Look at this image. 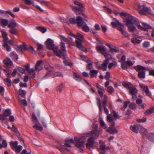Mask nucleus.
Masks as SVG:
<instances>
[{"label":"nucleus","instance_id":"obj_1","mask_svg":"<svg viewBox=\"0 0 154 154\" xmlns=\"http://www.w3.org/2000/svg\"><path fill=\"white\" fill-rule=\"evenodd\" d=\"M125 22H126L125 25L128 27L129 31L133 32L136 31V28L133 26V24H135L139 28V22L136 17L131 15H128L125 19Z\"/></svg>","mask_w":154,"mask_h":154},{"label":"nucleus","instance_id":"obj_2","mask_svg":"<svg viewBox=\"0 0 154 154\" xmlns=\"http://www.w3.org/2000/svg\"><path fill=\"white\" fill-rule=\"evenodd\" d=\"M99 135V132L96 129L90 132V135L95 137H90L88 138L86 143V146L88 149H90L91 148H94V140L97 139V137H98Z\"/></svg>","mask_w":154,"mask_h":154},{"label":"nucleus","instance_id":"obj_3","mask_svg":"<svg viewBox=\"0 0 154 154\" xmlns=\"http://www.w3.org/2000/svg\"><path fill=\"white\" fill-rule=\"evenodd\" d=\"M74 3L75 4L77 5L78 6H72L73 11L76 12L77 14H79L85 17V15L84 13V11L83 9L85 7L84 5L77 1H74Z\"/></svg>","mask_w":154,"mask_h":154},{"label":"nucleus","instance_id":"obj_4","mask_svg":"<svg viewBox=\"0 0 154 154\" xmlns=\"http://www.w3.org/2000/svg\"><path fill=\"white\" fill-rule=\"evenodd\" d=\"M86 138L84 136H82L80 138H74L75 141V146L78 148H82L84 146V143L85 142Z\"/></svg>","mask_w":154,"mask_h":154},{"label":"nucleus","instance_id":"obj_5","mask_svg":"<svg viewBox=\"0 0 154 154\" xmlns=\"http://www.w3.org/2000/svg\"><path fill=\"white\" fill-rule=\"evenodd\" d=\"M138 10L140 14L143 15H146L147 13H149L151 11L149 7H146L145 5H139Z\"/></svg>","mask_w":154,"mask_h":154},{"label":"nucleus","instance_id":"obj_6","mask_svg":"<svg viewBox=\"0 0 154 154\" xmlns=\"http://www.w3.org/2000/svg\"><path fill=\"white\" fill-rule=\"evenodd\" d=\"M32 118L33 122L35 123V125L33 126V127L35 128L36 129H38L41 131H42L43 129V128L38 122L37 119L35 114H32Z\"/></svg>","mask_w":154,"mask_h":154},{"label":"nucleus","instance_id":"obj_7","mask_svg":"<svg viewBox=\"0 0 154 154\" xmlns=\"http://www.w3.org/2000/svg\"><path fill=\"white\" fill-rule=\"evenodd\" d=\"M22 49H24L25 50H28L31 51L32 53L33 54L35 53V51L32 46H29L25 43H24L21 46L19 47V50L20 51L21 53L23 52Z\"/></svg>","mask_w":154,"mask_h":154},{"label":"nucleus","instance_id":"obj_8","mask_svg":"<svg viewBox=\"0 0 154 154\" xmlns=\"http://www.w3.org/2000/svg\"><path fill=\"white\" fill-rule=\"evenodd\" d=\"M74 142V140L72 139H66L65 140V145L66 146L62 145L61 144H60V145L62 148L65 149L68 151H69L70 149L66 148V146L68 147H71V144L73 143Z\"/></svg>","mask_w":154,"mask_h":154},{"label":"nucleus","instance_id":"obj_9","mask_svg":"<svg viewBox=\"0 0 154 154\" xmlns=\"http://www.w3.org/2000/svg\"><path fill=\"white\" fill-rule=\"evenodd\" d=\"M47 48L51 50H53L55 48L53 41L50 38H48L45 42Z\"/></svg>","mask_w":154,"mask_h":154},{"label":"nucleus","instance_id":"obj_10","mask_svg":"<svg viewBox=\"0 0 154 154\" xmlns=\"http://www.w3.org/2000/svg\"><path fill=\"white\" fill-rule=\"evenodd\" d=\"M48 72L43 77V79H46L49 78L53 73L54 72V68L51 66H48L46 67Z\"/></svg>","mask_w":154,"mask_h":154},{"label":"nucleus","instance_id":"obj_11","mask_svg":"<svg viewBox=\"0 0 154 154\" xmlns=\"http://www.w3.org/2000/svg\"><path fill=\"white\" fill-rule=\"evenodd\" d=\"M115 126V123L114 122H113L112 124H111L110 127L109 128H107L106 129V131L112 134H113L115 133H117L118 131L116 128L114 127Z\"/></svg>","mask_w":154,"mask_h":154},{"label":"nucleus","instance_id":"obj_12","mask_svg":"<svg viewBox=\"0 0 154 154\" xmlns=\"http://www.w3.org/2000/svg\"><path fill=\"white\" fill-rule=\"evenodd\" d=\"M5 66L7 68H10L13 65V62L9 58H7L3 61Z\"/></svg>","mask_w":154,"mask_h":154},{"label":"nucleus","instance_id":"obj_13","mask_svg":"<svg viewBox=\"0 0 154 154\" xmlns=\"http://www.w3.org/2000/svg\"><path fill=\"white\" fill-rule=\"evenodd\" d=\"M139 86L141 88L143 89L146 95L150 97L151 95L149 92L148 86L144 84H140Z\"/></svg>","mask_w":154,"mask_h":154},{"label":"nucleus","instance_id":"obj_14","mask_svg":"<svg viewBox=\"0 0 154 154\" xmlns=\"http://www.w3.org/2000/svg\"><path fill=\"white\" fill-rule=\"evenodd\" d=\"M141 23L142 24V26L140 25L139 23V29L145 31H147L149 29H152L151 27L149 25L146 23Z\"/></svg>","mask_w":154,"mask_h":154},{"label":"nucleus","instance_id":"obj_15","mask_svg":"<svg viewBox=\"0 0 154 154\" xmlns=\"http://www.w3.org/2000/svg\"><path fill=\"white\" fill-rule=\"evenodd\" d=\"M53 51L54 54L57 56L63 59L66 58L64 56V53L62 52L61 50L54 49Z\"/></svg>","mask_w":154,"mask_h":154},{"label":"nucleus","instance_id":"obj_16","mask_svg":"<svg viewBox=\"0 0 154 154\" xmlns=\"http://www.w3.org/2000/svg\"><path fill=\"white\" fill-rule=\"evenodd\" d=\"M75 42L77 48L83 51H86V49L82 45V41L81 39L79 38L76 39Z\"/></svg>","mask_w":154,"mask_h":154},{"label":"nucleus","instance_id":"obj_17","mask_svg":"<svg viewBox=\"0 0 154 154\" xmlns=\"http://www.w3.org/2000/svg\"><path fill=\"white\" fill-rule=\"evenodd\" d=\"M107 98V97L106 95H104V97L103 99V101L102 102L103 107L104 109L105 112L107 114L109 113V110L108 109L106 108V106L107 105V101L106 100V98Z\"/></svg>","mask_w":154,"mask_h":154},{"label":"nucleus","instance_id":"obj_18","mask_svg":"<svg viewBox=\"0 0 154 154\" xmlns=\"http://www.w3.org/2000/svg\"><path fill=\"white\" fill-rule=\"evenodd\" d=\"M11 129L12 131H14L16 134L17 136L21 140L24 142V139L21 137L20 134L18 131L17 129L14 125H13L12 127L11 128Z\"/></svg>","mask_w":154,"mask_h":154},{"label":"nucleus","instance_id":"obj_19","mask_svg":"<svg viewBox=\"0 0 154 154\" xmlns=\"http://www.w3.org/2000/svg\"><path fill=\"white\" fill-rule=\"evenodd\" d=\"M118 30L125 37H128V34L125 30L124 26L123 25L118 27Z\"/></svg>","mask_w":154,"mask_h":154},{"label":"nucleus","instance_id":"obj_20","mask_svg":"<svg viewBox=\"0 0 154 154\" xmlns=\"http://www.w3.org/2000/svg\"><path fill=\"white\" fill-rule=\"evenodd\" d=\"M42 62L43 61L42 60H40L37 61L35 67V70L39 71L42 69V67L41 65Z\"/></svg>","mask_w":154,"mask_h":154},{"label":"nucleus","instance_id":"obj_21","mask_svg":"<svg viewBox=\"0 0 154 154\" xmlns=\"http://www.w3.org/2000/svg\"><path fill=\"white\" fill-rule=\"evenodd\" d=\"M84 23L82 20V18L80 16H77L76 19V23L79 26H82Z\"/></svg>","mask_w":154,"mask_h":154},{"label":"nucleus","instance_id":"obj_22","mask_svg":"<svg viewBox=\"0 0 154 154\" xmlns=\"http://www.w3.org/2000/svg\"><path fill=\"white\" fill-rule=\"evenodd\" d=\"M10 56L13 60L17 61L18 59V56L14 51L11 52L10 55Z\"/></svg>","mask_w":154,"mask_h":154},{"label":"nucleus","instance_id":"obj_23","mask_svg":"<svg viewBox=\"0 0 154 154\" xmlns=\"http://www.w3.org/2000/svg\"><path fill=\"white\" fill-rule=\"evenodd\" d=\"M69 35H71L74 37L76 39H77L79 38L82 40H83L84 38L83 36L80 34H78L77 35H74L72 32H70L69 33Z\"/></svg>","mask_w":154,"mask_h":154},{"label":"nucleus","instance_id":"obj_24","mask_svg":"<svg viewBox=\"0 0 154 154\" xmlns=\"http://www.w3.org/2000/svg\"><path fill=\"white\" fill-rule=\"evenodd\" d=\"M2 46L4 47V49L5 50L9 52L11 51V48L7 44V42L6 41L3 42Z\"/></svg>","mask_w":154,"mask_h":154},{"label":"nucleus","instance_id":"obj_25","mask_svg":"<svg viewBox=\"0 0 154 154\" xmlns=\"http://www.w3.org/2000/svg\"><path fill=\"white\" fill-rule=\"evenodd\" d=\"M98 71L95 69H92L90 72L89 74L91 78L95 77H97V75L98 73Z\"/></svg>","mask_w":154,"mask_h":154},{"label":"nucleus","instance_id":"obj_26","mask_svg":"<svg viewBox=\"0 0 154 154\" xmlns=\"http://www.w3.org/2000/svg\"><path fill=\"white\" fill-rule=\"evenodd\" d=\"M135 69L137 71H143L146 68L140 65H137L134 67Z\"/></svg>","mask_w":154,"mask_h":154},{"label":"nucleus","instance_id":"obj_27","mask_svg":"<svg viewBox=\"0 0 154 154\" xmlns=\"http://www.w3.org/2000/svg\"><path fill=\"white\" fill-rule=\"evenodd\" d=\"M130 129L131 131L136 133L138 132L137 126V125H131Z\"/></svg>","mask_w":154,"mask_h":154},{"label":"nucleus","instance_id":"obj_28","mask_svg":"<svg viewBox=\"0 0 154 154\" xmlns=\"http://www.w3.org/2000/svg\"><path fill=\"white\" fill-rule=\"evenodd\" d=\"M130 93L131 94H137V90L135 88L131 87L129 89Z\"/></svg>","mask_w":154,"mask_h":154},{"label":"nucleus","instance_id":"obj_29","mask_svg":"<svg viewBox=\"0 0 154 154\" xmlns=\"http://www.w3.org/2000/svg\"><path fill=\"white\" fill-rule=\"evenodd\" d=\"M74 78L78 82H80L82 80V78L78 74L74 73L73 74Z\"/></svg>","mask_w":154,"mask_h":154},{"label":"nucleus","instance_id":"obj_30","mask_svg":"<svg viewBox=\"0 0 154 154\" xmlns=\"http://www.w3.org/2000/svg\"><path fill=\"white\" fill-rule=\"evenodd\" d=\"M10 144L11 148L13 150L14 149H15L18 146V143L17 141L10 142Z\"/></svg>","mask_w":154,"mask_h":154},{"label":"nucleus","instance_id":"obj_31","mask_svg":"<svg viewBox=\"0 0 154 154\" xmlns=\"http://www.w3.org/2000/svg\"><path fill=\"white\" fill-rule=\"evenodd\" d=\"M111 25L113 27H117L118 26L119 27L122 26V24L118 21L116 20V22H112L111 23Z\"/></svg>","mask_w":154,"mask_h":154},{"label":"nucleus","instance_id":"obj_32","mask_svg":"<svg viewBox=\"0 0 154 154\" xmlns=\"http://www.w3.org/2000/svg\"><path fill=\"white\" fill-rule=\"evenodd\" d=\"M0 22L1 23L2 25L6 26L8 24V21L6 19H4L0 18Z\"/></svg>","mask_w":154,"mask_h":154},{"label":"nucleus","instance_id":"obj_33","mask_svg":"<svg viewBox=\"0 0 154 154\" xmlns=\"http://www.w3.org/2000/svg\"><path fill=\"white\" fill-rule=\"evenodd\" d=\"M97 67L98 69H102L104 71L106 70L107 69V66L103 63L97 65Z\"/></svg>","mask_w":154,"mask_h":154},{"label":"nucleus","instance_id":"obj_34","mask_svg":"<svg viewBox=\"0 0 154 154\" xmlns=\"http://www.w3.org/2000/svg\"><path fill=\"white\" fill-rule=\"evenodd\" d=\"M147 138L150 141L154 142V134L149 133L147 135Z\"/></svg>","mask_w":154,"mask_h":154},{"label":"nucleus","instance_id":"obj_35","mask_svg":"<svg viewBox=\"0 0 154 154\" xmlns=\"http://www.w3.org/2000/svg\"><path fill=\"white\" fill-rule=\"evenodd\" d=\"M36 29L42 33H45L47 30L46 28L42 26H37L36 27Z\"/></svg>","mask_w":154,"mask_h":154},{"label":"nucleus","instance_id":"obj_36","mask_svg":"<svg viewBox=\"0 0 154 154\" xmlns=\"http://www.w3.org/2000/svg\"><path fill=\"white\" fill-rule=\"evenodd\" d=\"M9 32L12 34L16 35L18 33V30L15 28H11L9 30Z\"/></svg>","mask_w":154,"mask_h":154},{"label":"nucleus","instance_id":"obj_37","mask_svg":"<svg viewBox=\"0 0 154 154\" xmlns=\"http://www.w3.org/2000/svg\"><path fill=\"white\" fill-rule=\"evenodd\" d=\"M138 76L140 78H144L145 77V73L144 71H140L138 73Z\"/></svg>","mask_w":154,"mask_h":154},{"label":"nucleus","instance_id":"obj_38","mask_svg":"<svg viewBox=\"0 0 154 154\" xmlns=\"http://www.w3.org/2000/svg\"><path fill=\"white\" fill-rule=\"evenodd\" d=\"M96 49L97 51L101 52H105L106 51V48L105 46L102 47L98 46L96 47Z\"/></svg>","mask_w":154,"mask_h":154},{"label":"nucleus","instance_id":"obj_39","mask_svg":"<svg viewBox=\"0 0 154 154\" xmlns=\"http://www.w3.org/2000/svg\"><path fill=\"white\" fill-rule=\"evenodd\" d=\"M30 75V78H34L35 76V72L33 69L31 68V69L28 72Z\"/></svg>","mask_w":154,"mask_h":154},{"label":"nucleus","instance_id":"obj_40","mask_svg":"<svg viewBox=\"0 0 154 154\" xmlns=\"http://www.w3.org/2000/svg\"><path fill=\"white\" fill-rule=\"evenodd\" d=\"M100 126L103 127V128L106 129L107 128V125L105 123L104 121L102 120H100Z\"/></svg>","mask_w":154,"mask_h":154},{"label":"nucleus","instance_id":"obj_41","mask_svg":"<svg viewBox=\"0 0 154 154\" xmlns=\"http://www.w3.org/2000/svg\"><path fill=\"white\" fill-rule=\"evenodd\" d=\"M17 24V23L15 21L11 23L8 24V27L10 29L14 28L16 26Z\"/></svg>","mask_w":154,"mask_h":154},{"label":"nucleus","instance_id":"obj_42","mask_svg":"<svg viewBox=\"0 0 154 154\" xmlns=\"http://www.w3.org/2000/svg\"><path fill=\"white\" fill-rule=\"evenodd\" d=\"M96 99L97 101V105L99 107V111L100 112L101 111L102 108L100 100V98L98 97H96Z\"/></svg>","mask_w":154,"mask_h":154},{"label":"nucleus","instance_id":"obj_43","mask_svg":"<svg viewBox=\"0 0 154 154\" xmlns=\"http://www.w3.org/2000/svg\"><path fill=\"white\" fill-rule=\"evenodd\" d=\"M19 93L20 94L21 96L22 97L24 98L25 97V95L26 94V92L24 90H22L21 89H20L19 90Z\"/></svg>","mask_w":154,"mask_h":154},{"label":"nucleus","instance_id":"obj_44","mask_svg":"<svg viewBox=\"0 0 154 154\" xmlns=\"http://www.w3.org/2000/svg\"><path fill=\"white\" fill-rule=\"evenodd\" d=\"M2 36L4 38L3 42H5V41L6 42V40H8V35L5 32H3L2 33Z\"/></svg>","mask_w":154,"mask_h":154},{"label":"nucleus","instance_id":"obj_45","mask_svg":"<svg viewBox=\"0 0 154 154\" xmlns=\"http://www.w3.org/2000/svg\"><path fill=\"white\" fill-rule=\"evenodd\" d=\"M82 29L85 32H89L90 30L89 28L86 24H85L82 27Z\"/></svg>","mask_w":154,"mask_h":154},{"label":"nucleus","instance_id":"obj_46","mask_svg":"<svg viewBox=\"0 0 154 154\" xmlns=\"http://www.w3.org/2000/svg\"><path fill=\"white\" fill-rule=\"evenodd\" d=\"M81 58L82 60L86 62L87 63L91 62L90 60L84 55L82 56Z\"/></svg>","mask_w":154,"mask_h":154},{"label":"nucleus","instance_id":"obj_47","mask_svg":"<svg viewBox=\"0 0 154 154\" xmlns=\"http://www.w3.org/2000/svg\"><path fill=\"white\" fill-rule=\"evenodd\" d=\"M6 117L10 116L11 114V111L9 109H6L3 114Z\"/></svg>","mask_w":154,"mask_h":154},{"label":"nucleus","instance_id":"obj_48","mask_svg":"<svg viewBox=\"0 0 154 154\" xmlns=\"http://www.w3.org/2000/svg\"><path fill=\"white\" fill-rule=\"evenodd\" d=\"M153 112L154 110L152 108H150L146 110L144 114L145 115L147 114L149 115L152 113Z\"/></svg>","mask_w":154,"mask_h":154},{"label":"nucleus","instance_id":"obj_49","mask_svg":"<svg viewBox=\"0 0 154 154\" xmlns=\"http://www.w3.org/2000/svg\"><path fill=\"white\" fill-rule=\"evenodd\" d=\"M61 47V51H65L66 50V47L65 44L62 42H61L60 44Z\"/></svg>","mask_w":154,"mask_h":154},{"label":"nucleus","instance_id":"obj_50","mask_svg":"<svg viewBox=\"0 0 154 154\" xmlns=\"http://www.w3.org/2000/svg\"><path fill=\"white\" fill-rule=\"evenodd\" d=\"M64 87V85L62 83L57 88V91L60 92L62 91V90Z\"/></svg>","mask_w":154,"mask_h":154},{"label":"nucleus","instance_id":"obj_51","mask_svg":"<svg viewBox=\"0 0 154 154\" xmlns=\"http://www.w3.org/2000/svg\"><path fill=\"white\" fill-rule=\"evenodd\" d=\"M107 89V91L110 94H111L114 91L113 88L111 86L108 87Z\"/></svg>","mask_w":154,"mask_h":154},{"label":"nucleus","instance_id":"obj_52","mask_svg":"<svg viewBox=\"0 0 154 154\" xmlns=\"http://www.w3.org/2000/svg\"><path fill=\"white\" fill-rule=\"evenodd\" d=\"M140 131L141 133L143 135H146L147 133L146 129L143 127L141 128Z\"/></svg>","mask_w":154,"mask_h":154},{"label":"nucleus","instance_id":"obj_53","mask_svg":"<svg viewBox=\"0 0 154 154\" xmlns=\"http://www.w3.org/2000/svg\"><path fill=\"white\" fill-rule=\"evenodd\" d=\"M23 148V147L21 145H19L15 149L16 152L17 153H19Z\"/></svg>","mask_w":154,"mask_h":154},{"label":"nucleus","instance_id":"obj_54","mask_svg":"<svg viewBox=\"0 0 154 154\" xmlns=\"http://www.w3.org/2000/svg\"><path fill=\"white\" fill-rule=\"evenodd\" d=\"M103 8L104 10L105 11V12L107 14H110L112 13V11L106 7L104 6Z\"/></svg>","mask_w":154,"mask_h":154},{"label":"nucleus","instance_id":"obj_55","mask_svg":"<svg viewBox=\"0 0 154 154\" xmlns=\"http://www.w3.org/2000/svg\"><path fill=\"white\" fill-rule=\"evenodd\" d=\"M130 103V102L128 101H125L124 102V106H123V108H122V110L123 111H124L125 110L124 109H125L126 108L127 106L128 105H129V104Z\"/></svg>","mask_w":154,"mask_h":154},{"label":"nucleus","instance_id":"obj_56","mask_svg":"<svg viewBox=\"0 0 154 154\" xmlns=\"http://www.w3.org/2000/svg\"><path fill=\"white\" fill-rule=\"evenodd\" d=\"M63 63H64V64L65 66H70L71 67L72 66V65H73L72 63L68 62V61H67L66 60H64L63 61Z\"/></svg>","mask_w":154,"mask_h":154},{"label":"nucleus","instance_id":"obj_57","mask_svg":"<svg viewBox=\"0 0 154 154\" xmlns=\"http://www.w3.org/2000/svg\"><path fill=\"white\" fill-rule=\"evenodd\" d=\"M69 23L72 24L76 23V19L74 18H71L69 19Z\"/></svg>","mask_w":154,"mask_h":154},{"label":"nucleus","instance_id":"obj_58","mask_svg":"<svg viewBox=\"0 0 154 154\" xmlns=\"http://www.w3.org/2000/svg\"><path fill=\"white\" fill-rule=\"evenodd\" d=\"M23 1L27 5H31L34 3L33 1L32 0H23Z\"/></svg>","mask_w":154,"mask_h":154},{"label":"nucleus","instance_id":"obj_59","mask_svg":"<svg viewBox=\"0 0 154 154\" xmlns=\"http://www.w3.org/2000/svg\"><path fill=\"white\" fill-rule=\"evenodd\" d=\"M110 50L112 52H117L118 51L117 49H116L115 46L113 45H112L111 47H110Z\"/></svg>","mask_w":154,"mask_h":154},{"label":"nucleus","instance_id":"obj_60","mask_svg":"<svg viewBox=\"0 0 154 154\" xmlns=\"http://www.w3.org/2000/svg\"><path fill=\"white\" fill-rule=\"evenodd\" d=\"M5 72L6 73V76L8 77H9L10 76L11 71H9L8 69H3Z\"/></svg>","mask_w":154,"mask_h":154},{"label":"nucleus","instance_id":"obj_61","mask_svg":"<svg viewBox=\"0 0 154 154\" xmlns=\"http://www.w3.org/2000/svg\"><path fill=\"white\" fill-rule=\"evenodd\" d=\"M107 119V121L109 122H112L113 121V118L111 116H108Z\"/></svg>","mask_w":154,"mask_h":154},{"label":"nucleus","instance_id":"obj_62","mask_svg":"<svg viewBox=\"0 0 154 154\" xmlns=\"http://www.w3.org/2000/svg\"><path fill=\"white\" fill-rule=\"evenodd\" d=\"M123 86L124 87H125L128 89H129L131 87L130 85L127 83H123Z\"/></svg>","mask_w":154,"mask_h":154},{"label":"nucleus","instance_id":"obj_63","mask_svg":"<svg viewBox=\"0 0 154 154\" xmlns=\"http://www.w3.org/2000/svg\"><path fill=\"white\" fill-rule=\"evenodd\" d=\"M5 82L7 84V85L8 86H10L11 85V80L8 78H6L5 80Z\"/></svg>","mask_w":154,"mask_h":154},{"label":"nucleus","instance_id":"obj_64","mask_svg":"<svg viewBox=\"0 0 154 154\" xmlns=\"http://www.w3.org/2000/svg\"><path fill=\"white\" fill-rule=\"evenodd\" d=\"M149 45V43L148 42H145L143 43V45L145 48L148 47Z\"/></svg>","mask_w":154,"mask_h":154}]
</instances>
